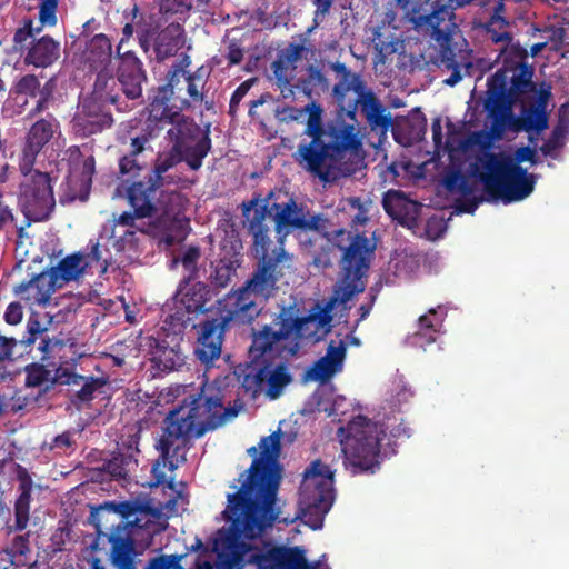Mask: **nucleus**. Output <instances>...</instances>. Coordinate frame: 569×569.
<instances>
[{"mask_svg": "<svg viewBox=\"0 0 569 569\" xmlns=\"http://www.w3.org/2000/svg\"><path fill=\"white\" fill-rule=\"evenodd\" d=\"M302 110L308 112L303 134L310 141L298 144L295 158L299 166L323 182L356 173L362 166V142L345 111L338 106L336 116L323 123L319 103L311 102Z\"/></svg>", "mask_w": 569, "mask_h": 569, "instance_id": "1", "label": "nucleus"}, {"mask_svg": "<svg viewBox=\"0 0 569 569\" xmlns=\"http://www.w3.org/2000/svg\"><path fill=\"white\" fill-rule=\"evenodd\" d=\"M248 232L252 237V251L257 258L256 267L244 284L229 296L227 303L242 319L251 321L260 313L254 298L262 301L274 296L278 282L284 276V269L290 268L292 257L284 247H274L270 238V228L266 222V208L257 209L248 223Z\"/></svg>", "mask_w": 569, "mask_h": 569, "instance_id": "2", "label": "nucleus"}, {"mask_svg": "<svg viewBox=\"0 0 569 569\" xmlns=\"http://www.w3.org/2000/svg\"><path fill=\"white\" fill-rule=\"evenodd\" d=\"M281 431H274L260 440L261 455L256 458L241 486L233 493L227 496V506L222 516L248 512L251 523H256L253 516L260 511L262 519L271 521V507L276 506L277 495L281 480L277 459L281 451Z\"/></svg>", "mask_w": 569, "mask_h": 569, "instance_id": "3", "label": "nucleus"}, {"mask_svg": "<svg viewBox=\"0 0 569 569\" xmlns=\"http://www.w3.org/2000/svg\"><path fill=\"white\" fill-rule=\"evenodd\" d=\"M223 400L222 388L204 383L199 392L186 397L178 408L168 413L164 419L166 432L173 438H199L222 426L238 415V409L224 407Z\"/></svg>", "mask_w": 569, "mask_h": 569, "instance_id": "4", "label": "nucleus"}, {"mask_svg": "<svg viewBox=\"0 0 569 569\" xmlns=\"http://www.w3.org/2000/svg\"><path fill=\"white\" fill-rule=\"evenodd\" d=\"M518 60L503 59V66L488 78L485 98V110L491 120L492 130H502L512 118V108L529 92H536L532 81L533 70L523 62L527 50L511 48Z\"/></svg>", "mask_w": 569, "mask_h": 569, "instance_id": "5", "label": "nucleus"}, {"mask_svg": "<svg viewBox=\"0 0 569 569\" xmlns=\"http://www.w3.org/2000/svg\"><path fill=\"white\" fill-rule=\"evenodd\" d=\"M468 171L482 183L490 200H501L505 204L526 199L535 189V176L502 152L481 151Z\"/></svg>", "mask_w": 569, "mask_h": 569, "instance_id": "6", "label": "nucleus"}, {"mask_svg": "<svg viewBox=\"0 0 569 569\" xmlns=\"http://www.w3.org/2000/svg\"><path fill=\"white\" fill-rule=\"evenodd\" d=\"M316 323V317H293L281 310L270 323L252 328L249 347L251 361H288L299 351L301 339L312 338L309 327Z\"/></svg>", "mask_w": 569, "mask_h": 569, "instance_id": "7", "label": "nucleus"}, {"mask_svg": "<svg viewBox=\"0 0 569 569\" xmlns=\"http://www.w3.org/2000/svg\"><path fill=\"white\" fill-rule=\"evenodd\" d=\"M330 69L336 73L337 82L332 88V96L337 104L346 113L347 122H352L357 128L356 113L358 106L370 129L381 134L392 127V117L387 112L379 98L369 89L361 76L340 61L330 63Z\"/></svg>", "mask_w": 569, "mask_h": 569, "instance_id": "8", "label": "nucleus"}, {"mask_svg": "<svg viewBox=\"0 0 569 569\" xmlns=\"http://www.w3.org/2000/svg\"><path fill=\"white\" fill-rule=\"evenodd\" d=\"M337 247L343 253L339 262V279L327 303L329 311L337 305H346L356 295L365 291L366 281L363 279L368 277L376 249V244L365 233L357 232L352 236L350 231L340 229L337 232Z\"/></svg>", "mask_w": 569, "mask_h": 569, "instance_id": "9", "label": "nucleus"}, {"mask_svg": "<svg viewBox=\"0 0 569 569\" xmlns=\"http://www.w3.org/2000/svg\"><path fill=\"white\" fill-rule=\"evenodd\" d=\"M338 433L342 436L343 465L353 475L373 472L379 467L381 441L386 437L382 425L358 416L339 428Z\"/></svg>", "mask_w": 569, "mask_h": 569, "instance_id": "10", "label": "nucleus"}, {"mask_svg": "<svg viewBox=\"0 0 569 569\" xmlns=\"http://www.w3.org/2000/svg\"><path fill=\"white\" fill-rule=\"evenodd\" d=\"M189 107L190 102L181 99L176 109H169V112H164L160 119H156V122L161 128V132L169 126L166 138L171 147L188 156V167L191 170H199L212 147L210 129L208 126L202 131L191 117L182 113ZM152 119L154 120L153 117Z\"/></svg>", "mask_w": 569, "mask_h": 569, "instance_id": "11", "label": "nucleus"}, {"mask_svg": "<svg viewBox=\"0 0 569 569\" xmlns=\"http://www.w3.org/2000/svg\"><path fill=\"white\" fill-rule=\"evenodd\" d=\"M274 197L270 192L266 203L258 207V199H252L248 203H243V216L252 218L257 209L266 208V217L269 214L274 222V231L278 239L277 247H283L287 236L295 231L309 232L320 231L323 228V219L321 214H312L307 206L299 203L293 197L279 192L276 201L271 202Z\"/></svg>", "mask_w": 569, "mask_h": 569, "instance_id": "12", "label": "nucleus"}, {"mask_svg": "<svg viewBox=\"0 0 569 569\" xmlns=\"http://www.w3.org/2000/svg\"><path fill=\"white\" fill-rule=\"evenodd\" d=\"M333 499V471L328 465L316 460L303 472L298 518L312 530L321 529Z\"/></svg>", "mask_w": 569, "mask_h": 569, "instance_id": "13", "label": "nucleus"}, {"mask_svg": "<svg viewBox=\"0 0 569 569\" xmlns=\"http://www.w3.org/2000/svg\"><path fill=\"white\" fill-rule=\"evenodd\" d=\"M148 194L153 216H157L156 226L162 232V240L168 246L183 241L189 232V219L186 217L187 198L179 191H160V186H154Z\"/></svg>", "mask_w": 569, "mask_h": 569, "instance_id": "14", "label": "nucleus"}, {"mask_svg": "<svg viewBox=\"0 0 569 569\" xmlns=\"http://www.w3.org/2000/svg\"><path fill=\"white\" fill-rule=\"evenodd\" d=\"M24 177L18 198V204L26 220L17 231L20 238L23 237L24 229L30 227L31 222L48 220L56 206L51 178L48 173L32 170Z\"/></svg>", "mask_w": 569, "mask_h": 569, "instance_id": "15", "label": "nucleus"}, {"mask_svg": "<svg viewBox=\"0 0 569 569\" xmlns=\"http://www.w3.org/2000/svg\"><path fill=\"white\" fill-rule=\"evenodd\" d=\"M106 254H109V250L91 239L86 248L66 256L56 267L47 271L56 283V288L61 289L69 282L79 281L84 274H93V269H97L100 274L106 273L109 268Z\"/></svg>", "mask_w": 569, "mask_h": 569, "instance_id": "16", "label": "nucleus"}, {"mask_svg": "<svg viewBox=\"0 0 569 569\" xmlns=\"http://www.w3.org/2000/svg\"><path fill=\"white\" fill-rule=\"evenodd\" d=\"M109 82L116 83L112 76H108L103 71L97 74L92 96L82 101L71 121L72 130L78 137L88 138L112 127L113 118L104 104L108 102L106 93H102L108 89Z\"/></svg>", "mask_w": 569, "mask_h": 569, "instance_id": "17", "label": "nucleus"}, {"mask_svg": "<svg viewBox=\"0 0 569 569\" xmlns=\"http://www.w3.org/2000/svg\"><path fill=\"white\" fill-rule=\"evenodd\" d=\"M292 381L288 361H251L241 377V386L252 399L260 393L270 400L278 399L284 388Z\"/></svg>", "mask_w": 569, "mask_h": 569, "instance_id": "18", "label": "nucleus"}, {"mask_svg": "<svg viewBox=\"0 0 569 569\" xmlns=\"http://www.w3.org/2000/svg\"><path fill=\"white\" fill-rule=\"evenodd\" d=\"M234 319L246 321L230 306V309L222 312L220 317L207 319L194 327L198 331L196 355L202 363L208 365L220 358L227 327Z\"/></svg>", "mask_w": 569, "mask_h": 569, "instance_id": "19", "label": "nucleus"}, {"mask_svg": "<svg viewBox=\"0 0 569 569\" xmlns=\"http://www.w3.org/2000/svg\"><path fill=\"white\" fill-rule=\"evenodd\" d=\"M59 122L53 118H41L28 129L19 159V169L23 176L32 172L38 156L46 149L59 130Z\"/></svg>", "mask_w": 569, "mask_h": 569, "instance_id": "20", "label": "nucleus"}, {"mask_svg": "<svg viewBox=\"0 0 569 569\" xmlns=\"http://www.w3.org/2000/svg\"><path fill=\"white\" fill-rule=\"evenodd\" d=\"M56 89L54 78H50L43 86H41L39 78L36 74L28 73L20 77L10 88V96L14 100L23 98L21 106L28 103V98H38L34 107L29 111V117H36L49 108L50 102L53 100V92Z\"/></svg>", "mask_w": 569, "mask_h": 569, "instance_id": "21", "label": "nucleus"}, {"mask_svg": "<svg viewBox=\"0 0 569 569\" xmlns=\"http://www.w3.org/2000/svg\"><path fill=\"white\" fill-rule=\"evenodd\" d=\"M475 0H435L431 3L429 16L423 18V22H431V38L435 41L447 43L452 40V32L457 28L455 22V11L463 8Z\"/></svg>", "mask_w": 569, "mask_h": 569, "instance_id": "22", "label": "nucleus"}, {"mask_svg": "<svg viewBox=\"0 0 569 569\" xmlns=\"http://www.w3.org/2000/svg\"><path fill=\"white\" fill-rule=\"evenodd\" d=\"M161 133V128L152 119L151 110L148 109V117L139 134L130 138L129 151L120 159L119 168L122 174L138 176L139 171L143 169V163L140 161V156L147 149L149 142Z\"/></svg>", "mask_w": 569, "mask_h": 569, "instance_id": "23", "label": "nucleus"}, {"mask_svg": "<svg viewBox=\"0 0 569 569\" xmlns=\"http://www.w3.org/2000/svg\"><path fill=\"white\" fill-rule=\"evenodd\" d=\"M187 74L188 72L182 68L181 63H174L168 70L166 76L167 82L157 88L148 107L154 119H160L164 112H169V109H176L179 106L176 104V101L179 99L174 97V91L182 89L180 84L186 82Z\"/></svg>", "mask_w": 569, "mask_h": 569, "instance_id": "24", "label": "nucleus"}, {"mask_svg": "<svg viewBox=\"0 0 569 569\" xmlns=\"http://www.w3.org/2000/svg\"><path fill=\"white\" fill-rule=\"evenodd\" d=\"M386 213L398 224L408 229L418 227L421 204L410 200L402 191L389 190L382 199Z\"/></svg>", "mask_w": 569, "mask_h": 569, "instance_id": "25", "label": "nucleus"}, {"mask_svg": "<svg viewBox=\"0 0 569 569\" xmlns=\"http://www.w3.org/2000/svg\"><path fill=\"white\" fill-rule=\"evenodd\" d=\"M179 303L184 308L183 312L179 310L174 313V318L181 323L190 322L193 317L206 313L210 310L208 303L211 301L212 292L208 284L196 282L188 286L184 290L179 289Z\"/></svg>", "mask_w": 569, "mask_h": 569, "instance_id": "26", "label": "nucleus"}, {"mask_svg": "<svg viewBox=\"0 0 569 569\" xmlns=\"http://www.w3.org/2000/svg\"><path fill=\"white\" fill-rule=\"evenodd\" d=\"M152 190L151 184L132 182L128 188V200L133 208V212H123L116 220V226L112 230V236L116 237V228L118 226L130 227L134 226L136 219H143L153 217V206L149 200V193Z\"/></svg>", "mask_w": 569, "mask_h": 569, "instance_id": "27", "label": "nucleus"}, {"mask_svg": "<svg viewBox=\"0 0 569 569\" xmlns=\"http://www.w3.org/2000/svg\"><path fill=\"white\" fill-rule=\"evenodd\" d=\"M151 375L161 377L181 368L184 357L178 345L169 346L164 339H153L150 343Z\"/></svg>", "mask_w": 569, "mask_h": 569, "instance_id": "28", "label": "nucleus"}, {"mask_svg": "<svg viewBox=\"0 0 569 569\" xmlns=\"http://www.w3.org/2000/svg\"><path fill=\"white\" fill-rule=\"evenodd\" d=\"M57 289L49 272L42 271L33 276L29 281H22L17 284L13 288V293L29 307L46 306Z\"/></svg>", "mask_w": 569, "mask_h": 569, "instance_id": "29", "label": "nucleus"}, {"mask_svg": "<svg viewBox=\"0 0 569 569\" xmlns=\"http://www.w3.org/2000/svg\"><path fill=\"white\" fill-rule=\"evenodd\" d=\"M120 90L124 99L112 90L106 91V100L113 104L120 112L132 110L137 101L142 97V84L147 81V74H116Z\"/></svg>", "mask_w": 569, "mask_h": 569, "instance_id": "30", "label": "nucleus"}, {"mask_svg": "<svg viewBox=\"0 0 569 569\" xmlns=\"http://www.w3.org/2000/svg\"><path fill=\"white\" fill-rule=\"evenodd\" d=\"M59 0H40L38 4L39 27H34V22L31 18H27L22 21V26L19 27L13 36V42L16 47L22 48L24 42L32 38L34 34L40 33L43 27H54L58 22Z\"/></svg>", "mask_w": 569, "mask_h": 569, "instance_id": "31", "label": "nucleus"}, {"mask_svg": "<svg viewBox=\"0 0 569 569\" xmlns=\"http://www.w3.org/2000/svg\"><path fill=\"white\" fill-rule=\"evenodd\" d=\"M110 561L116 569H136L138 556L136 541L130 532L111 531L108 535Z\"/></svg>", "mask_w": 569, "mask_h": 569, "instance_id": "32", "label": "nucleus"}, {"mask_svg": "<svg viewBox=\"0 0 569 569\" xmlns=\"http://www.w3.org/2000/svg\"><path fill=\"white\" fill-rule=\"evenodd\" d=\"M184 44V29L178 22H172L160 28L151 48L156 54V59L161 62L168 58L174 57Z\"/></svg>", "mask_w": 569, "mask_h": 569, "instance_id": "33", "label": "nucleus"}, {"mask_svg": "<svg viewBox=\"0 0 569 569\" xmlns=\"http://www.w3.org/2000/svg\"><path fill=\"white\" fill-rule=\"evenodd\" d=\"M168 438L169 435L164 431V435L159 439L157 445V449L160 452V457L154 461L151 469V473L154 479L156 486L163 485L167 482L164 468L168 467L170 471H173L179 467L180 461L179 459H174V457L179 451L180 447H174V441L187 440L186 438L170 437V440Z\"/></svg>", "mask_w": 569, "mask_h": 569, "instance_id": "34", "label": "nucleus"}, {"mask_svg": "<svg viewBox=\"0 0 569 569\" xmlns=\"http://www.w3.org/2000/svg\"><path fill=\"white\" fill-rule=\"evenodd\" d=\"M17 479L19 496L14 502V530L22 531L29 523L33 481L28 470L20 465L17 466Z\"/></svg>", "mask_w": 569, "mask_h": 569, "instance_id": "35", "label": "nucleus"}, {"mask_svg": "<svg viewBox=\"0 0 569 569\" xmlns=\"http://www.w3.org/2000/svg\"><path fill=\"white\" fill-rule=\"evenodd\" d=\"M111 57L112 44L104 33L96 34L89 39L81 52L82 62L93 71L106 67L111 61Z\"/></svg>", "mask_w": 569, "mask_h": 569, "instance_id": "36", "label": "nucleus"}, {"mask_svg": "<svg viewBox=\"0 0 569 569\" xmlns=\"http://www.w3.org/2000/svg\"><path fill=\"white\" fill-rule=\"evenodd\" d=\"M60 57V43L50 36H43L34 40L24 57L26 64L37 68H47Z\"/></svg>", "mask_w": 569, "mask_h": 569, "instance_id": "37", "label": "nucleus"}, {"mask_svg": "<svg viewBox=\"0 0 569 569\" xmlns=\"http://www.w3.org/2000/svg\"><path fill=\"white\" fill-rule=\"evenodd\" d=\"M41 351V360L47 362V366L56 367L63 360H78L76 356V347L68 340L59 339L56 337L46 336L39 343Z\"/></svg>", "mask_w": 569, "mask_h": 569, "instance_id": "38", "label": "nucleus"}, {"mask_svg": "<svg viewBox=\"0 0 569 569\" xmlns=\"http://www.w3.org/2000/svg\"><path fill=\"white\" fill-rule=\"evenodd\" d=\"M102 511L119 516L118 523L111 525V531L128 532L129 528L139 527L137 513L144 511L141 503L137 501L107 502L101 507Z\"/></svg>", "mask_w": 569, "mask_h": 569, "instance_id": "39", "label": "nucleus"}, {"mask_svg": "<svg viewBox=\"0 0 569 569\" xmlns=\"http://www.w3.org/2000/svg\"><path fill=\"white\" fill-rule=\"evenodd\" d=\"M439 46V57H440V66L441 68L451 71L449 78L443 80V83L447 86L453 87L462 79V70L468 71L472 67V63L466 59V57L457 58L451 42L449 40L447 43H442V41H435Z\"/></svg>", "mask_w": 569, "mask_h": 569, "instance_id": "40", "label": "nucleus"}, {"mask_svg": "<svg viewBox=\"0 0 569 569\" xmlns=\"http://www.w3.org/2000/svg\"><path fill=\"white\" fill-rule=\"evenodd\" d=\"M136 34L141 50L147 54L151 50L152 40L160 30L159 19L152 13L140 11L138 4H133Z\"/></svg>", "mask_w": 569, "mask_h": 569, "instance_id": "41", "label": "nucleus"}, {"mask_svg": "<svg viewBox=\"0 0 569 569\" xmlns=\"http://www.w3.org/2000/svg\"><path fill=\"white\" fill-rule=\"evenodd\" d=\"M134 442V448L130 443L127 452L119 451L112 456L110 460L104 463V470L116 479H127L130 472L134 471L138 467L136 453L139 452L138 441Z\"/></svg>", "mask_w": 569, "mask_h": 569, "instance_id": "42", "label": "nucleus"}, {"mask_svg": "<svg viewBox=\"0 0 569 569\" xmlns=\"http://www.w3.org/2000/svg\"><path fill=\"white\" fill-rule=\"evenodd\" d=\"M549 116L546 111V101L540 98L535 104L523 108L518 129L539 134L548 128Z\"/></svg>", "mask_w": 569, "mask_h": 569, "instance_id": "43", "label": "nucleus"}, {"mask_svg": "<svg viewBox=\"0 0 569 569\" xmlns=\"http://www.w3.org/2000/svg\"><path fill=\"white\" fill-rule=\"evenodd\" d=\"M182 161L188 164V156L171 147L168 152L157 158L153 170L138 182H152L154 186H161L163 173Z\"/></svg>", "mask_w": 569, "mask_h": 569, "instance_id": "44", "label": "nucleus"}, {"mask_svg": "<svg viewBox=\"0 0 569 569\" xmlns=\"http://www.w3.org/2000/svg\"><path fill=\"white\" fill-rule=\"evenodd\" d=\"M102 386L103 381L99 378L81 376V380L78 379L74 386H71V401L77 406L88 403Z\"/></svg>", "mask_w": 569, "mask_h": 569, "instance_id": "45", "label": "nucleus"}, {"mask_svg": "<svg viewBox=\"0 0 569 569\" xmlns=\"http://www.w3.org/2000/svg\"><path fill=\"white\" fill-rule=\"evenodd\" d=\"M431 0H396L397 6L410 17V21L418 29L431 30V22H423V18L429 16L427 9Z\"/></svg>", "mask_w": 569, "mask_h": 569, "instance_id": "46", "label": "nucleus"}, {"mask_svg": "<svg viewBox=\"0 0 569 569\" xmlns=\"http://www.w3.org/2000/svg\"><path fill=\"white\" fill-rule=\"evenodd\" d=\"M306 71V77L300 78L296 84L306 96L311 97L317 90L328 89V80L318 66L309 64Z\"/></svg>", "mask_w": 569, "mask_h": 569, "instance_id": "47", "label": "nucleus"}, {"mask_svg": "<svg viewBox=\"0 0 569 569\" xmlns=\"http://www.w3.org/2000/svg\"><path fill=\"white\" fill-rule=\"evenodd\" d=\"M116 74H147L143 62L132 50L116 52Z\"/></svg>", "mask_w": 569, "mask_h": 569, "instance_id": "48", "label": "nucleus"}, {"mask_svg": "<svg viewBox=\"0 0 569 569\" xmlns=\"http://www.w3.org/2000/svg\"><path fill=\"white\" fill-rule=\"evenodd\" d=\"M432 317L437 316V311L431 308L428 311V315H422L418 319V326L419 329L416 331L413 338L417 340V342L421 341L426 342L428 345L436 342L438 328L440 326L439 321H433L431 319Z\"/></svg>", "mask_w": 569, "mask_h": 569, "instance_id": "49", "label": "nucleus"}, {"mask_svg": "<svg viewBox=\"0 0 569 569\" xmlns=\"http://www.w3.org/2000/svg\"><path fill=\"white\" fill-rule=\"evenodd\" d=\"M78 360H63L59 365H56L54 375L52 376V383L74 386L77 380H81L82 375H78L76 370Z\"/></svg>", "mask_w": 569, "mask_h": 569, "instance_id": "50", "label": "nucleus"}, {"mask_svg": "<svg viewBox=\"0 0 569 569\" xmlns=\"http://www.w3.org/2000/svg\"><path fill=\"white\" fill-rule=\"evenodd\" d=\"M341 368H339L337 365H335L329 359H326L325 357H321L318 359L313 366L309 369L308 376L319 382H327L332 378L333 375L339 372Z\"/></svg>", "mask_w": 569, "mask_h": 569, "instance_id": "51", "label": "nucleus"}, {"mask_svg": "<svg viewBox=\"0 0 569 569\" xmlns=\"http://www.w3.org/2000/svg\"><path fill=\"white\" fill-rule=\"evenodd\" d=\"M46 365L32 363L26 368V386L40 387L47 382L52 383L51 370Z\"/></svg>", "mask_w": 569, "mask_h": 569, "instance_id": "52", "label": "nucleus"}, {"mask_svg": "<svg viewBox=\"0 0 569 569\" xmlns=\"http://www.w3.org/2000/svg\"><path fill=\"white\" fill-rule=\"evenodd\" d=\"M443 184L449 192H459L463 196H468L473 191L467 177L460 170L448 172L443 178Z\"/></svg>", "mask_w": 569, "mask_h": 569, "instance_id": "53", "label": "nucleus"}, {"mask_svg": "<svg viewBox=\"0 0 569 569\" xmlns=\"http://www.w3.org/2000/svg\"><path fill=\"white\" fill-rule=\"evenodd\" d=\"M12 558L20 563L28 560V556L31 553L30 541L28 535L16 536L11 543L4 548Z\"/></svg>", "mask_w": 569, "mask_h": 569, "instance_id": "54", "label": "nucleus"}, {"mask_svg": "<svg viewBox=\"0 0 569 569\" xmlns=\"http://www.w3.org/2000/svg\"><path fill=\"white\" fill-rule=\"evenodd\" d=\"M184 83H187V91L191 100L193 102H203L206 79L200 73V69L192 73L188 72Z\"/></svg>", "mask_w": 569, "mask_h": 569, "instance_id": "55", "label": "nucleus"}, {"mask_svg": "<svg viewBox=\"0 0 569 569\" xmlns=\"http://www.w3.org/2000/svg\"><path fill=\"white\" fill-rule=\"evenodd\" d=\"M234 271L230 263L219 261L210 273L209 280L217 288H226L230 283Z\"/></svg>", "mask_w": 569, "mask_h": 569, "instance_id": "56", "label": "nucleus"}, {"mask_svg": "<svg viewBox=\"0 0 569 569\" xmlns=\"http://www.w3.org/2000/svg\"><path fill=\"white\" fill-rule=\"evenodd\" d=\"M186 555H161L149 560L146 569H184L181 560Z\"/></svg>", "mask_w": 569, "mask_h": 569, "instance_id": "57", "label": "nucleus"}, {"mask_svg": "<svg viewBox=\"0 0 569 569\" xmlns=\"http://www.w3.org/2000/svg\"><path fill=\"white\" fill-rule=\"evenodd\" d=\"M98 549L99 542L98 539H96L82 551V558L78 565L79 569H106L102 560L94 555V551Z\"/></svg>", "mask_w": 569, "mask_h": 569, "instance_id": "58", "label": "nucleus"}, {"mask_svg": "<svg viewBox=\"0 0 569 569\" xmlns=\"http://www.w3.org/2000/svg\"><path fill=\"white\" fill-rule=\"evenodd\" d=\"M256 81V78L247 79L246 81L241 82L231 94L229 102V114L232 118H236L241 100L247 96Z\"/></svg>", "mask_w": 569, "mask_h": 569, "instance_id": "59", "label": "nucleus"}, {"mask_svg": "<svg viewBox=\"0 0 569 569\" xmlns=\"http://www.w3.org/2000/svg\"><path fill=\"white\" fill-rule=\"evenodd\" d=\"M306 51V47L300 43H290L284 49L280 50L278 57L281 58L292 69H296V62L302 58V53Z\"/></svg>", "mask_w": 569, "mask_h": 569, "instance_id": "60", "label": "nucleus"}, {"mask_svg": "<svg viewBox=\"0 0 569 569\" xmlns=\"http://www.w3.org/2000/svg\"><path fill=\"white\" fill-rule=\"evenodd\" d=\"M351 209L356 210V213L351 217L350 224L352 228L358 226H365L369 220L368 209L365 207L360 198H350L348 200Z\"/></svg>", "mask_w": 569, "mask_h": 569, "instance_id": "61", "label": "nucleus"}, {"mask_svg": "<svg viewBox=\"0 0 569 569\" xmlns=\"http://www.w3.org/2000/svg\"><path fill=\"white\" fill-rule=\"evenodd\" d=\"M160 12L167 13H184L192 8L190 0H159Z\"/></svg>", "mask_w": 569, "mask_h": 569, "instance_id": "62", "label": "nucleus"}, {"mask_svg": "<svg viewBox=\"0 0 569 569\" xmlns=\"http://www.w3.org/2000/svg\"><path fill=\"white\" fill-rule=\"evenodd\" d=\"M271 69L274 74L276 81H279L281 83H288V79L293 78L295 69H292V66H289L278 56L277 59L272 62Z\"/></svg>", "mask_w": 569, "mask_h": 569, "instance_id": "63", "label": "nucleus"}, {"mask_svg": "<svg viewBox=\"0 0 569 569\" xmlns=\"http://www.w3.org/2000/svg\"><path fill=\"white\" fill-rule=\"evenodd\" d=\"M326 359H329L339 368L342 369V363L346 357V345L342 340L336 345L335 341H331L327 348V353L323 356Z\"/></svg>", "mask_w": 569, "mask_h": 569, "instance_id": "64", "label": "nucleus"}]
</instances>
